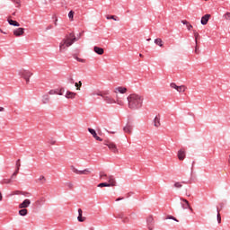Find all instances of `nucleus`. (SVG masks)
I'll list each match as a JSON object with an SVG mask.
<instances>
[{
	"label": "nucleus",
	"mask_w": 230,
	"mask_h": 230,
	"mask_svg": "<svg viewBox=\"0 0 230 230\" xmlns=\"http://www.w3.org/2000/svg\"><path fill=\"white\" fill-rule=\"evenodd\" d=\"M145 98L137 93H131L128 96V107L131 111H137L143 107Z\"/></svg>",
	"instance_id": "obj_1"
},
{
	"label": "nucleus",
	"mask_w": 230,
	"mask_h": 230,
	"mask_svg": "<svg viewBox=\"0 0 230 230\" xmlns=\"http://www.w3.org/2000/svg\"><path fill=\"white\" fill-rule=\"evenodd\" d=\"M76 37H75V34L70 33L69 35H66L65 39H63L59 44V51L61 53H64L67 49V48L73 46V43L76 42Z\"/></svg>",
	"instance_id": "obj_2"
},
{
	"label": "nucleus",
	"mask_w": 230,
	"mask_h": 230,
	"mask_svg": "<svg viewBox=\"0 0 230 230\" xmlns=\"http://www.w3.org/2000/svg\"><path fill=\"white\" fill-rule=\"evenodd\" d=\"M97 95L102 96L105 103H108V105H112L114 103H117V105H120V106L125 105V102L119 100V98L114 99L112 96L109 94H103V93H97Z\"/></svg>",
	"instance_id": "obj_3"
},
{
	"label": "nucleus",
	"mask_w": 230,
	"mask_h": 230,
	"mask_svg": "<svg viewBox=\"0 0 230 230\" xmlns=\"http://www.w3.org/2000/svg\"><path fill=\"white\" fill-rule=\"evenodd\" d=\"M19 75L22 78L25 79L26 84H30V78H31V76H33V73H31V71H30V70L22 69L19 71Z\"/></svg>",
	"instance_id": "obj_4"
},
{
	"label": "nucleus",
	"mask_w": 230,
	"mask_h": 230,
	"mask_svg": "<svg viewBox=\"0 0 230 230\" xmlns=\"http://www.w3.org/2000/svg\"><path fill=\"white\" fill-rule=\"evenodd\" d=\"M70 170L73 172V173H75L76 175H89V173H91V171H89V169L80 171L76 167H75V165H71Z\"/></svg>",
	"instance_id": "obj_5"
},
{
	"label": "nucleus",
	"mask_w": 230,
	"mask_h": 230,
	"mask_svg": "<svg viewBox=\"0 0 230 230\" xmlns=\"http://www.w3.org/2000/svg\"><path fill=\"white\" fill-rule=\"evenodd\" d=\"M24 28L19 27L13 31V35H14V37H22L24 35Z\"/></svg>",
	"instance_id": "obj_6"
},
{
	"label": "nucleus",
	"mask_w": 230,
	"mask_h": 230,
	"mask_svg": "<svg viewBox=\"0 0 230 230\" xmlns=\"http://www.w3.org/2000/svg\"><path fill=\"white\" fill-rule=\"evenodd\" d=\"M146 224L149 230H154V226L155 225V221H154V217H147Z\"/></svg>",
	"instance_id": "obj_7"
},
{
	"label": "nucleus",
	"mask_w": 230,
	"mask_h": 230,
	"mask_svg": "<svg viewBox=\"0 0 230 230\" xmlns=\"http://www.w3.org/2000/svg\"><path fill=\"white\" fill-rule=\"evenodd\" d=\"M106 146H108V148H110V150H111L113 154H119V150H118V146H116V144L109 143V144H106Z\"/></svg>",
	"instance_id": "obj_8"
},
{
	"label": "nucleus",
	"mask_w": 230,
	"mask_h": 230,
	"mask_svg": "<svg viewBox=\"0 0 230 230\" xmlns=\"http://www.w3.org/2000/svg\"><path fill=\"white\" fill-rule=\"evenodd\" d=\"M30 204H31V200L26 199L19 205V209H26V208H30Z\"/></svg>",
	"instance_id": "obj_9"
},
{
	"label": "nucleus",
	"mask_w": 230,
	"mask_h": 230,
	"mask_svg": "<svg viewBox=\"0 0 230 230\" xmlns=\"http://www.w3.org/2000/svg\"><path fill=\"white\" fill-rule=\"evenodd\" d=\"M178 159L179 161H184V159H186V151L184 149L178 151Z\"/></svg>",
	"instance_id": "obj_10"
},
{
	"label": "nucleus",
	"mask_w": 230,
	"mask_h": 230,
	"mask_svg": "<svg viewBox=\"0 0 230 230\" xmlns=\"http://www.w3.org/2000/svg\"><path fill=\"white\" fill-rule=\"evenodd\" d=\"M209 19H211V14H205L201 17V24L203 26H206V24H208V22H209Z\"/></svg>",
	"instance_id": "obj_11"
},
{
	"label": "nucleus",
	"mask_w": 230,
	"mask_h": 230,
	"mask_svg": "<svg viewBox=\"0 0 230 230\" xmlns=\"http://www.w3.org/2000/svg\"><path fill=\"white\" fill-rule=\"evenodd\" d=\"M65 97L67 100H75L76 98V93L67 91Z\"/></svg>",
	"instance_id": "obj_12"
},
{
	"label": "nucleus",
	"mask_w": 230,
	"mask_h": 230,
	"mask_svg": "<svg viewBox=\"0 0 230 230\" xmlns=\"http://www.w3.org/2000/svg\"><path fill=\"white\" fill-rule=\"evenodd\" d=\"M108 185L111 187L116 186V179L112 175L108 176Z\"/></svg>",
	"instance_id": "obj_13"
},
{
	"label": "nucleus",
	"mask_w": 230,
	"mask_h": 230,
	"mask_svg": "<svg viewBox=\"0 0 230 230\" xmlns=\"http://www.w3.org/2000/svg\"><path fill=\"white\" fill-rule=\"evenodd\" d=\"M21 168V159L16 161V171L13 173L12 178L15 177L17 173H19V170Z\"/></svg>",
	"instance_id": "obj_14"
},
{
	"label": "nucleus",
	"mask_w": 230,
	"mask_h": 230,
	"mask_svg": "<svg viewBox=\"0 0 230 230\" xmlns=\"http://www.w3.org/2000/svg\"><path fill=\"white\" fill-rule=\"evenodd\" d=\"M94 53H97V55H103L105 53V50L98 46L93 47Z\"/></svg>",
	"instance_id": "obj_15"
},
{
	"label": "nucleus",
	"mask_w": 230,
	"mask_h": 230,
	"mask_svg": "<svg viewBox=\"0 0 230 230\" xmlns=\"http://www.w3.org/2000/svg\"><path fill=\"white\" fill-rule=\"evenodd\" d=\"M155 44H156V46H159L160 48H164V42L161 38L155 39Z\"/></svg>",
	"instance_id": "obj_16"
},
{
	"label": "nucleus",
	"mask_w": 230,
	"mask_h": 230,
	"mask_svg": "<svg viewBox=\"0 0 230 230\" xmlns=\"http://www.w3.org/2000/svg\"><path fill=\"white\" fill-rule=\"evenodd\" d=\"M154 127H155L156 128H159V127H161V119L159 117H155L154 119Z\"/></svg>",
	"instance_id": "obj_17"
},
{
	"label": "nucleus",
	"mask_w": 230,
	"mask_h": 230,
	"mask_svg": "<svg viewBox=\"0 0 230 230\" xmlns=\"http://www.w3.org/2000/svg\"><path fill=\"white\" fill-rule=\"evenodd\" d=\"M123 130L126 134H132V126L130 124H127Z\"/></svg>",
	"instance_id": "obj_18"
},
{
	"label": "nucleus",
	"mask_w": 230,
	"mask_h": 230,
	"mask_svg": "<svg viewBox=\"0 0 230 230\" xmlns=\"http://www.w3.org/2000/svg\"><path fill=\"white\" fill-rule=\"evenodd\" d=\"M115 93H120V94H125L127 93V88L123 86L117 87Z\"/></svg>",
	"instance_id": "obj_19"
},
{
	"label": "nucleus",
	"mask_w": 230,
	"mask_h": 230,
	"mask_svg": "<svg viewBox=\"0 0 230 230\" xmlns=\"http://www.w3.org/2000/svg\"><path fill=\"white\" fill-rule=\"evenodd\" d=\"M181 200H182V202L184 203H181V208L183 209H188V208H190V202L187 200V199H181Z\"/></svg>",
	"instance_id": "obj_20"
},
{
	"label": "nucleus",
	"mask_w": 230,
	"mask_h": 230,
	"mask_svg": "<svg viewBox=\"0 0 230 230\" xmlns=\"http://www.w3.org/2000/svg\"><path fill=\"white\" fill-rule=\"evenodd\" d=\"M82 213H83L82 208H79L78 209L79 216L77 217L78 222H85V217H82Z\"/></svg>",
	"instance_id": "obj_21"
},
{
	"label": "nucleus",
	"mask_w": 230,
	"mask_h": 230,
	"mask_svg": "<svg viewBox=\"0 0 230 230\" xmlns=\"http://www.w3.org/2000/svg\"><path fill=\"white\" fill-rule=\"evenodd\" d=\"M7 21L11 26H16V27L21 26V24L17 21H13L12 19H8Z\"/></svg>",
	"instance_id": "obj_22"
},
{
	"label": "nucleus",
	"mask_w": 230,
	"mask_h": 230,
	"mask_svg": "<svg viewBox=\"0 0 230 230\" xmlns=\"http://www.w3.org/2000/svg\"><path fill=\"white\" fill-rule=\"evenodd\" d=\"M19 215L21 217H26V215H28V209L26 208H22L21 210H19Z\"/></svg>",
	"instance_id": "obj_23"
},
{
	"label": "nucleus",
	"mask_w": 230,
	"mask_h": 230,
	"mask_svg": "<svg viewBox=\"0 0 230 230\" xmlns=\"http://www.w3.org/2000/svg\"><path fill=\"white\" fill-rule=\"evenodd\" d=\"M49 102V95L45 94L42 96V103L46 104Z\"/></svg>",
	"instance_id": "obj_24"
},
{
	"label": "nucleus",
	"mask_w": 230,
	"mask_h": 230,
	"mask_svg": "<svg viewBox=\"0 0 230 230\" xmlns=\"http://www.w3.org/2000/svg\"><path fill=\"white\" fill-rule=\"evenodd\" d=\"M186 89H188L187 87H186V85H181V86H178V88H177V92L178 93H184L185 91H186Z\"/></svg>",
	"instance_id": "obj_25"
},
{
	"label": "nucleus",
	"mask_w": 230,
	"mask_h": 230,
	"mask_svg": "<svg viewBox=\"0 0 230 230\" xmlns=\"http://www.w3.org/2000/svg\"><path fill=\"white\" fill-rule=\"evenodd\" d=\"M12 179H13V178H12V176L10 179H4L2 181V184H12V182H13V181H12Z\"/></svg>",
	"instance_id": "obj_26"
},
{
	"label": "nucleus",
	"mask_w": 230,
	"mask_h": 230,
	"mask_svg": "<svg viewBox=\"0 0 230 230\" xmlns=\"http://www.w3.org/2000/svg\"><path fill=\"white\" fill-rule=\"evenodd\" d=\"M182 184H185V182L184 181H182V182L176 181L174 183V188H176L177 190H180L181 188H182Z\"/></svg>",
	"instance_id": "obj_27"
},
{
	"label": "nucleus",
	"mask_w": 230,
	"mask_h": 230,
	"mask_svg": "<svg viewBox=\"0 0 230 230\" xmlns=\"http://www.w3.org/2000/svg\"><path fill=\"white\" fill-rule=\"evenodd\" d=\"M97 186L98 188H111V186L107 182L99 183Z\"/></svg>",
	"instance_id": "obj_28"
},
{
	"label": "nucleus",
	"mask_w": 230,
	"mask_h": 230,
	"mask_svg": "<svg viewBox=\"0 0 230 230\" xmlns=\"http://www.w3.org/2000/svg\"><path fill=\"white\" fill-rule=\"evenodd\" d=\"M223 19H225V21H228L230 22V13L226 12L224 15H223Z\"/></svg>",
	"instance_id": "obj_29"
},
{
	"label": "nucleus",
	"mask_w": 230,
	"mask_h": 230,
	"mask_svg": "<svg viewBox=\"0 0 230 230\" xmlns=\"http://www.w3.org/2000/svg\"><path fill=\"white\" fill-rule=\"evenodd\" d=\"M194 37L196 44H199V38L200 37V35L199 34V32H197V31H194Z\"/></svg>",
	"instance_id": "obj_30"
},
{
	"label": "nucleus",
	"mask_w": 230,
	"mask_h": 230,
	"mask_svg": "<svg viewBox=\"0 0 230 230\" xmlns=\"http://www.w3.org/2000/svg\"><path fill=\"white\" fill-rule=\"evenodd\" d=\"M74 17H75V11H70L68 13V18L70 19V21H74L75 20Z\"/></svg>",
	"instance_id": "obj_31"
},
{
	"label": "nucleus",
	"mask_w": 230,
	"mask_h": 230,
	"mask_svg": "<svg viewBox=\"0 0 230 230\" xmlns=\"http://www.w3.org/2000/svg\"><path fill=\"white\" fill-rule=\"evenodd\" d=\"M38 182L44 184V182H46V177H44V175L40 176V179H38Z\"/></svg>",
	"instance_id": "obj_32"
},
{
	"label": "nucleus",
	"mask_w": 230,
	"mask_h": 230,
	"mask_svg": "<svg viewBox=\"0 0 230 230\" xmlns=\"http://www.w3.org/2000/svg\"><path fill=\"white\" fill-rule=\"evenodd\" d=\"M88 132H90V134H92L93 137H96V135H97L96 130H94L91 128H88Z\"/></svg>",
	"instance_id": "obj_33"
},
{
	"label": "nucleus",
	"mask_w": 230,
	"mask_h": 230,
	"mask_svg": "<svg viewBox=\"0 0 230 230\" xmlns=\"http://www.w3.org/2000/svg\"><path fill=\"white\" fill-rule=\"evenodd\" d=\"M46 202V198L41 197L40 199L37 201V204H44Z\"/></svg>",
	"instance_id": "obj_34"
},
{
	"label": "nucleus",
	"mask_w": 230,
	"mask_h": 230,
	"mask_svg": "<svg viewBox=\"0 0 230 230\" xmlns=\"http://www.w3.org/2000/svg\"><path fill=\"white\" fill-rule=\"evenodd\" d=\"M106 19L108 20L112 19L113 21H118V17H116L115 15H107Z\"/></svg>",
	"instance_id": "obj_35"
},
{
	"label": "nucleus",
	"mask_w": 230,
	"mask_h": 230,
	"mask_svg": "<svg viewBox=\"0 0 230 230\" xmlns=\"http://www.w3.org/2000/svg\"><path fill=\"white\" fill-rule=\"evenodd\" d=\"M75 86L76 87L77 91H80V87H82V81H79L78 83H75Z\"/></svg>",
	"instance_id": "obj_36"
},
{
	"label": "nucleus",
	"mask_w": 230,
	"mask_h": 230,
	"mask_svg": "<svg viewBox=\"0 0 230 230\" xmlns=\"http://www.w3.org/2000/svg\"><path fill=\"white\" fill-rule=\"evenodd\" d=\"M217 222L218 224L222 223V217H220V210L217 208Z\"/></svg>",
	"instance_id": "obj_37"
},
{
	"label": "nucleus",
	"mask_w": 230,
	"mask_h": 230,
	"mask_svg": "<svg viewBox=\"0 0 230 230\" xmlns=\"http://www.w3.org/2000/svg\"><path fill=\"white\" fill-rule=\"evenodd\" d=\"M49 94L50 96H53V94H58V91H57V90H50V91L49 92Z\"/></svg>",
	"instance_id": "obj_38"
},
{
	"label": "nucleus",
	"mask_w": 230,
	"mask_h": 230,
	"mask_svg": "<svg viewBox=\"0 0 230 230\" xmlns=\"http://www.w3.org/2000/svg\"><path fill=\"white\" fill-rule=\"evenodd\" d=\"M170 87H172V89H175L177 91L179 86H177V84L175 83H171Z\"/></svg>",
	"instance_id": "obj_39"
},
{
	"label": "nucleus",
	"mask_w": 230,
	"mask_h": 230,
	"mask_svg": "<svg viewBox=\"0 0 230 230\" xmlns=\"http://www.w3.org/2000/svg\"><path fill=\"white\" fill-rule=\"evenodd\" d=\"M105 178H108V179H109V176H107V174L104 173V172H101V173H100V179H105Z\"/></svg>",
	"instance_id": "obj_40"
},
{
	"label": "nucleus",
	"mask_w": 230,
	"mask_h": 230,
	"mask_svg": "<svg viewBox=\"0 0 230 230\" xmlns=\"http://www.w3.org/2000/svg\"><path fill=\"white\" fill-rule=\"evenodd\" d=\"M13 2L15 3V4H17V8L21 6V0H13Z\"/></svg>",
	"instance_id": "obj_41"
},
{
	"label": "nucleus",
	"mask_w": 230,
	"mask_h": 230,
	"mask_svg": "<svg viewBox=\"0 0 230 230\" xmlns=\"http://www.w3.org/2000/svg\"><path fill=\"white\" fill-rule=\"evenodd\" d=\"M167 218L169 220H174L175 222H179V220H177V218H175L173 216H168Z\"/></svg>",
	"instance_id": "obj_42"
},
{
	"label": "nucleus",
	"mask_w": 230,
	"mask_h": 230,
	"mask_svg": "<svg viewBox=\"0 0 230 230\" xmlns=\"http://www.w3.org/2000/svg\"><path fill=\"white\" fill-rule=\"evenodd\" d=\"M75 60H77V62H82V63L85 62V59H82L78 57H75Z\"/></svg>",
	"instance_id": "obj_43"
},
{
	"label": "nucleus",
	"mask_w": 230,
	"mask_h": 230,
	"mask_svg": "<svg viewBox=\"0 0 230 230\" xmlns=\"http://www.w3.org/2000/svg\"><path fill=\"white\" fill-rule=\"evenodd\" d=\"M49 145H56V144H57V140H55V139H50V140L49 141Z\"/></svg>",
	"instance_id": "obj_44"
},
{
	"label": "nucleus",
	"mask_w": 230,
	"mask_h": 230,
	"mask_svg": "<svg viewBox=\"0 0 230 230\" xmlns=\"http://www.w3.org/2000/svg\"><path fill=\"white\" fill-rule=\"evenodd\" d=\"M93 137H94V139H96V141H103V139H102V137H98V135H96Z\"/></svg>",
	"instance_id": "obj_45"
},
{
	"label": "nucleus",
	"mask_w": 230,
	"mask_h": 230,
	"mask_svg": "<svg viewBox=\"0 0 230 230\" xmlns=\"http://www.w3.org/2000/svg\"><path fill=\"white\" fill-rule=\"evenodd\" d=\"M122 222H124V223L129 222L128 217H123Z\"/></svg>",
	"instance_id": "obj_46"
},
{
	"label": "nucleus",
	"mask_w": 230,
	"mask_h": 230,
	"mask_svg": "<svg viewBox=\"0 0 230 230\" xmlns=\"http://www.w3.org/2000/svg\"><path fill=\"white\" fill-rule=\"evenodd\" d=\"M195 53L197 55H199V46H197V44H196V47H195Z\"/></svg>",
	"instance_id": "obj_47"
},
{
	"label": "nucleus",
	"mask_w": 230,
	"mask_h": 230,
	"mask_svg": "<svg viewBox=\"0 0 230 230\" xmlns=\"http://www.w3.org/2000/svg\"><path fill=\"white\" fill-rule=\"evenodd\" d=\"M182 24H187V26L190 24V22L186 20L181 21Z\"/></svg>",
	"instance_id": "obj_48"
},
{
	"label": "nucleus",
	"mask_w": 230,
	"mask_h": 230,
	"mask_svg": "<svg viewBox=\"0 0 230 230\" xmlns=\"http://www.w3.org/2000/svg\"><path fill=\"white\" fill-rule=\"evenodd\" d=\"M187 28H188V30L190 31V30H191V28H193V25H191V24L189 23V24L187 25Z\"/></svg>",
	"instance_id": "obj_49"
},
{
	"label": "nucleus",
	"mask_w": 230,
	"mask_h": 230,
	"mask_svg": "<svg viewBox=\"0 0 230 230\" xmlns=\"http://www.w3.org/2000/svg\"><path fill=\"white\" fill-rule=\"evenodd\" d=\"M46 30H53V25H49Z\"/></svg>",
	"instance_id": "obj_50"
},
{
	"label": "nucleus",
	"mask_w": 230,
	"mask_h": 230,
	"mask_svg": "<svg viewBox=\"0 0 230 230\" xmlns=\"http://www.w3.org/2000/svg\"><path fill=\"white\" fill-rule=\"evenodd\" d=\"M0 112H4V108L0 106Z\"/></svg>",
	"instance_id": "obj_51"
},
{
	"label": "nucleus",
	"mask_w": 230,
	"mask_h": 230,
	"mask_svg": "<svg viewBox=\"0 0 230 230\" xmlns=\"http://www.w3.org/2000/svg\"><path fill=\"white\" fill-rule=\"evenodd\" d=\"M119 200H123V198H118V199H116V202H119Z\"/></svg>",
	"instance_id": "obj_52"
},
{
	"label": "nucleus",
	"mask_w": 230,
	"mask_h": 230,
	"mask_svg": "<svg viewBox=\"0 0 230 230\" xmlns=\"http://www.w3.org/2000/svg\"><path fill=\"white\" fill-rule=\"evenodd\" d=\"M3 200V194L0 192V201Z\"/></svg>",
	"instance_id": "obj_53"
},
{
	"label": "nucleus",
	"mask_w": 230,
	"mask_h": 230,
	"mask_svg": "<svg viewBox=\"0 0 230 230\" xmlns=\"http://www.w3.org/2000/svg\"><path fill=\"white\" fill-rule=\"evenodd\" d=\"M19 193H21V191H19V190L15 191V195H19Z\"/></svg>",
	"instance_id": "obj_54"
},
{
	"label": "nucleus",
	"mask_w": 230,
	"mask_h": 230,
	"mask_svg": "<svg viewBox=\"0 0 230 230\" xmlns=\"http://www.w3.org/2000/svg\"><path fill=\"white\" fill-rule=\"evenodd\" d=\"M188 209H190V211H193V208H191L190 205V208H188Z\"/></svg>",
	"instance_id": "obj_55"
},
{
	"label": "nucleus",
	"mask_w": 230,
	"mask_h": 230,
	"mask_svg": "<svg viewBox=\"0 0 230 230\" xmlns=\"http://www.w3.org/2000/svg\"><path fill=\"white\" fill-rule=\"evenodd\" d=\"M58 94H59V96H62V92L58 93Z\"/></svg>",
	"instance_id": "obj_56"
},
{
	"label": "nucleus",
	"mask_w": 230,
	"mask_h": 230,
	"mask_svg": "<svg viewBox=\"0 0 230 230\" xmlns=\"http://www.w3.org/2000/svg\"><path fill=\"white\" fill-rule=\"evenodd\" d=\"M0 31H1L2 33H6V32L3 31L2 30H0Z\"/></svg>",
	"instance_id": "obj_57"
},
{
	"label": "nucleus",
	"mask_w": 230,
	"mask_h": 230,
	"mask_svg": "<svg viewBox=\"0 0 230 230\" xmlns=\"http://www.w3.org/2000/svg\"><path fill=\"white\" fill-rule=\"evenodd\" d=\"M150 40H152V39H150V38H149V39H147V41H150Z\"/></svg>",
	"instance_id": "obj_58"
},
{
	"label": "nucleus",
	"mask_w": 230,
	"mask_h": 230,
	"mask_svg": "<svg viewBox=\"0 0 230 230\" xmlns=\"http://www.w3.org/2000/svg\"><path fill=\"white\" fill-rule=\"evenodd\" d=\"M139 57L143 58V54H139Z\"/></svg>",
	"instance_id": "obj_59"
},
{
	"label": "nucleus",
	"mask_w": 230,
	"mask_h": 230,
	"mask_svg": "<svg viewBox=\"0 0 230 230\" xmlns=\"http://www.w3.org/2000/svg\"><path fill=\"white\" fill-rule=\"evenodd\" d=\"M55 25L57 26V20H56V22H55Z\"/></svg>",
	"instance_id": "obj_60"
},
{
	"label": "nucleus",
	"mask_w": 230,
	"mask_h": 230,
	"mask_svg": "<svg viewBox=\"0 0 230 230\" xmlns=\"http://www.w3.org/2000/svg\"><path fill=\"white\" fill-rule=\"evenodd\" d=\"M13 15H15V13H13Z\"/></svg>",
	"instance_id": "obj_61"
},
{
	"label": "nucleus",
	"mask_w": 230,
	"mask_h": 230,
	"mask_svg": "<svg viewBox=\"0 0 230 230\" xmlns=\"http://www.w3.org/2000/svg\"><path fill=\"white\" fill-rule=\"evenodd\" d=\"M90 230H93V228H91Z\"/></svg>",
	"instance_id": "obj_62"
}]
</instances>
